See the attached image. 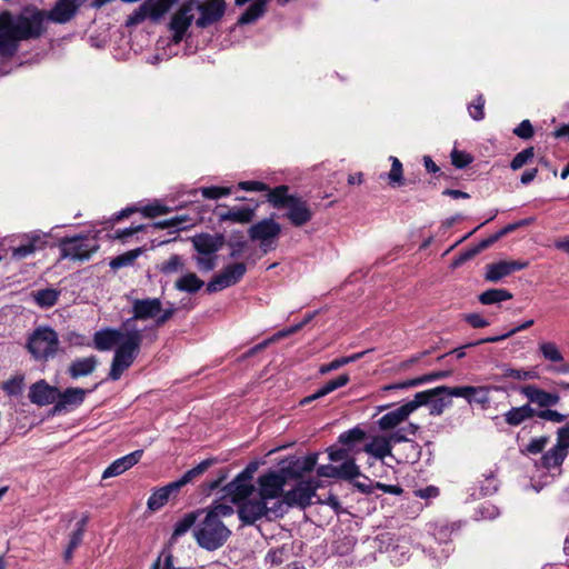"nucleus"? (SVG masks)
I'll list each match as a JSON object with an SVG mask.
<instances>
[{"label": "nucleus", "mask_w": 569, "mask_h": 569, "mask_svg": "<svg viewBox=\"0 0 569 569\" xmlns=\"http://www.w3.org/2000/svg\"><path fill=\"white\" fill-rule=\"evenodd\" d=\"M88 0H57L49 11L36 6L24 7L18 14L0 13V56L12 57L21 41L40 38L46 32V20L66 24Z\"/></svg>", "instance_id": "obj_1"}, {"label": "nucleus", "mask_w": 569, "mask_h": 569, "mask_svg": "<svg viewBox=\"0 0 569 569\" xmlns=\"http://www.w3.org/2000/svg\"><path fill=\"white\" fill-rule=\"evenodd\" d=\"M143 339V329H140L132 319H127L119 329H102L94 333V348L107 351L116 347L109 379L117 381L129 369L139 355Z\"/></svg>", "instance_id": "obj_2"}, {"label": "nucleus", "mask_w": 569, "mask_h": 569, "mask_svg": "<svg viewBox=\"0 0 569 569\" xmlns=\"http://www.w3.org/2000/svg\"><path fill=\"white\" fill-rule=\"evenodd\" d=\"M284 513L283 503L279 500L268 505L258 496L238 502V516L244 526H251L261 518H277Z\"/></svg>", "instance_id": "obj_3"}, {"label": "nucleus", "mask_w": 569, "mask_h": 569, "mask_svg": "<svg viewBox=\"0 0 569 569\" xmlns=\"http://www.w3.org/2000/svg\"><path fill=\"white\" fill-rule=\"evenodd\" d=\"M419 430V426L416 423H408L405 427H400L399 430L391 432L389 436L377 435L371 437L369 442L363 447V451L373 457L375 459L383 460L387 457L393 459L392 443H399L406 440V436H413Z\"/></svg>", "instance_id": "obj_4"}, {"label": "nucleus", "mask_w": 569, "mask_h": 569, "mask_svg": "<svg viewBox=\"0 0 569 569\" xmlns=\"http://www.w3.org/2000/svg\"><path fill=\"white\" fill-rule=\"evenodd\" d=\"M26 347L34 360L48 361L58 352V333L50 327H38L29 336Z\"/></svg>", "instance_id": "obj_5"}, {"label": "nucleus", "mask_w": 569, "mask_h": 569, "mask_svg": "<svg viewBox=\"0 0 569 569\" xmlns=\"http://www.w3.org/2000/svg\"><path fill=\"white\" fill-rule=\"evenodd\" d=\"M231 531L221 521L204 516L193 530L194 538L200 547L207 550L220 548L229 538Z\"/></svg>", "instance_id": "obj_6"}, {"label": "nucleus", "mask_w": 569, "mask_h": 569, "mask_svg": "<svg viewBox=\"0 0 569 569\" xmlns=\"http://www.w3.org/2000/svg\"><path fill=\"white\" fill-rule=\"evenodd\" d=\"M568 448L569 426H563L558 429L557 443L536 462L537 469L545 471L552 478L559 476L561 473V466L568 455Z\"/></svg>", "instance_id": "obj_7"}, {"label": "nucleus", "mask_w": 569, "mask_h": 569, "mask_svg": "<svg viewBox=\"0 0 569 569\" xmlns=\"http://www.w3.org/2000/svg\"><path fill=\"white\" fill-rule=\"evenodd\" d=\"M133 316L130 318L137 325L138 320L152 319L156 327L166 323L176 312L172 303L162 308L161 300L158 298L136 299L132 303Z\"/></svg>", "instance_id": "obj_8"}, {"label": "nucleus", "mask_w": 569, "mask_h": 569, "mask_svg": "<svg viewBox=\"0 0 569 569\" xmlns=\"http://www.w3.org/2000/svg\"><path fill=\"white\" fill-rule=\"evenodd\" d=\"M415 409L428 406L431 416H440L446 408L452 405L451 396L448 393V387L440 386L425 391L417 392L412 399Z\"/></svg>", "instance_id": "obj_9"}, {"label": "nucleus", "mask_w": 569, "mask_h": 569, "mask_svg": "<svg viewBox=\"0 0 569 569\" xmlns=\"http://www.w3.org/2000/svg\"><path fill=\"white\" fill-rule=\"evenodd\" d=\"M178 1L179 0H146L128 17L126 26H137L146 19L157 22L162 19Z\"/></svg>", "instance_id": "obj_10"}, {"label": "nucleus", "mask_w": 569, "mask_h": 569, "mask_svg": "<svg viewBox=\"0 0 569 569\" xmlns=\"http://www.w3.org/2000/svg\"><path fill=\"white\" fill-rule=\"evenodd\" d=\"M59 249L62 258L87 260L97 251L98 243L96 239L88 236H76L61 239Z\"/></svg>", "instance_id": "obj_11"}, {"label": "nucleus", "mask_w": 569, "mask_h": 569, "mask_svg": "<svg viewBox=\"0 0 569 569\" xmlns=\"http://www.w3.org/2000/svg\"><path fill=\"white\" fill-rule=\"evenodd\" d=\"M197 0H188L180 4L171 16L169 30L172 32V42L180 43L187 36L188 29L194 21Z\"/></svg>", "instance_id": "obj_12"}, {"label": "nucleus", "mask_w": 569, "mask_h": 569, "mask_svg": "<svg viewBox=\"0 0 569 569\" xmlns=\"http://www.w3.org/2000/svg\"><path fill=\"white\" fill-rule=\"evenodd\" d=\"M252 241L259 242L260 248L268 252L276 247V242L281 233V226L272 218H264L252 224L248 230Z\"/></svg>", "instance_id": "obj_13"}, {"label": "nucleus", "mask_w": 569, "mask_h": 569, "mask_svg": "<svg viewBox=\"0 0 569 569\" xmlns=\"http://www.w3.org/2000/svg\"><path fill=\"white\" fill-rule=\"evenodd\" d=\"M318 488L317 480H301L291 490L282 495L283 510L287 508L299 507L306 508L311 503V499L316 496Z\"/></svg>", "instance_id": "obj_14"}, {"label": "nucleus", "mask_w": 569, "mask_h": 569, "mask_svg": "<svg viewBox=\"0 0 569 569\" xmlns=\"http://www.w3.org/2000/svg\"><path fill=\"white\" fill-rule=\"evenodd\" d=\"M258 497L263 501H268V505H272V502L277 500H282L281 493L286 485L284 470L268 471L267 473L261 475L258 478Z\"/></svg>", "instance_id": "obj_15"}, {"label": "nucleus", "mask_w": 569, "mask_h": 569, "mask_svg": "<svg viewBox=\"0 0 569 569\" xmlns=\"http://www.w3.org/2000/svg\"><path fill=\"white\" fill-rule=\"evenodd\" d=\"M50 233L33 230L19 237L20 243L11 248V257L14 260H22L48 246Z\"/></svg>", "instance_id": "obj_16"}, {"label": "nucleus", "mask_w": 569, "mask_h": 569, "mask_svg": "<svg viewBox=\"0 0 569 569\" xmlns=\"http://www.w3.org/2000/svg\"><path fill=\"white\" fill-rule=\"evenodd\" d=\"M247 271V266L243 262H236L226 266L219 273H217L207 284L209 293L221 291L238 283Z\"/></svg>", "instance_id": "obj_17"}, {"label": "nucleus", "mask_w": 569, "mask_h": 569, "mask_svg": "<svg viewBox=\"0 0 569 569\" xmlns=\"http://www.w3.org/2000/svg\"><path fill=\"white\" fill-rule=\"evenodd\" d=\"M200 17L196 20V26L207 28L208 26L219 21L226 11L223 0H207L203 3L197 1V10Z\"/></svg>", "instance_id": "obj_18"}, {"label": "nucleus", "mask_w": 569, "mask_h": 569, "mask_svg": "<svg viewBox=\"0 0 569 569\" xmlns=\"http://www.w3.org/2000/svg\"><path fill=\"white\" fill-rule=\"evenodd\" d=\"M415 406L412 400L403 403L402 406L388 411L385 413L378 421L377 425L382 431H392L395 429L399 430L400 426L409 418V416L415 412Z\"/></svg>", "instance_id": "obj_19"}, {"label": "nucleus", "mask_w": 569, "mask_h": 569, "mask_svg": "<svg viewBox=\"0 0 569 569\" xmlns=\"http://www.w3.org/2000/svg\"><path fill=\"white\" fill-rule=\"evenodd\" d=\"M284 209H287L286 217L295 227L305 226L312 219L310 207L301 198L291 197Z\"/></svg>", "instance_id": "obj_20"}, {"label": "nucleus", "mask_w": 569, "mask_h": 569, "mask_svg": "<svg viewBox=\"0 0 569 569\" xmlns=\"http://www.w3.org/2000/svg\"><path fill=\"white\" fill-rule=\"evenodd\" d=\"M59 389L48 385L44 380L33 383L29 390V399L38 406H47L57 402Z\"/></svg>", "instance_id": "obj_21"}, {"label": "nucleus", "mask_w": 569, "mask_h": 569, "mask_svg": "<svg viewBox=\"0 0 569 569\" xmlns=\"http://www.w3.org/2000/svg\"><path fill=\"white\" fill-rule=\"evenodd\" d=\"M527 267V262L521 261H499L490 263L486 267L485 279L490 282H498L502 278L515 271L522 270Z\"/></svg>", "instance_id": "obj_22"}, {"label": "nucleus", "mask_w": 569, "mask_h": 569, "mask_svg": "<svg viewBox=\"0 0 569 569\" xmlns=\"http://www.w3.org/2000/svg\"><path fill=\"white\" fill-rule=\"evenodd\" d=\"M250 471L244 470L228 485V490L232 495L233 502L238 503L252 497L253 485L250 483Z\"/></svg>", "instance_id": "obj_23"}, {"label": "nucleus", "mask_w": 569, "mask_h": 569, "mask_svg": "<svg viewBox=\"0 0 569 569\" xmlns=\"http://www.w3.org/2000/svg\"><path fill=\"white\" fill-rule=\"evenodd\" d=\"M87 392L88 391L82 388H67L64 391L59 390L54 411L61 412L69 408L80 406L84 401Z\"/></svg>", "instance_id": "obj_24"}, {"label": "nucleus", "mask_w": 569, "mask_h": 569, "mask_svg": "<svg viewBox=\"0 0 569 569\" xmlns=\"http://www.w3.org/2000/svg\"><path fill=\"white\" fill-rule=\"evenodd\" d=\"M198 253L216 254L223 246V237L220 234L200 233L191 239Z\"/></svg>", "instance_id": "obj_25"}, {"label": "nucleus", "mask_w": 569, "mask_h": 569, "mask_svg": "<svg viewBox=\"0 0 569 569\" xmlns=\"http://www.w3.org/2000/svg\"><path fill=\"white\" fill-rule=\"evenodd\" d=\"M142 450H136L127 456L114 460L102 473V478H111L122 475L128 469L137 465L142 457Z\"/></svg>", "instance_id": "obj_26"}, {"label": "nucleus", "mask_w": 569, "mask_h": 569, "mask_svg": "<svg viewBox=\"0 0 569 569\" xmlns=\"http://www.w3.org/2000/svg\"><path fill=\"white\" fill-rule=\"evenodd\" d=\"M449 376H450V371H435V372L423 375L418 378L408 379L402 382L386 386V387H383V390L389 391V390H395V389L415 388V387H418V386L427 383V382L445 379Z\"/></svg>", "instance_id": "obj_27"}, {"label": "nucleus", "mask_w": 569, "mask_h": 569, "mask_svg": "<svg viewBox=\"0 0 569 569\" xmlns=\"http://www.w3.org/2000/svg\"><path fill=\"white\" fill-rule=\"evenodd\" d=\"M179 490L173 482L163 487L154 489L148 498L147 506L150 511L161 509L168 501L171 495L177 493Z\"/></svg>", "instance_id": "obj_28"}, {"label": "nucleus", "mask_w": 569, "mask_h": 569, "mask_svg": "<svg viewBox=\"0 0 569 569\" xmlns=\"http://www.w3.org/2000/svg\"><path fill=\"white\" fill-rule=\"evenodd\" d=\"M349 376L347 373H343V375H340L339 377H337L336 379H332L330 381H327L323 386H321L315 393H312L311 396H308L306 398H303L300 403L303 406V405H308L310 403L311 401L313 400H317L319 398H322L327 395H329L330 392L339 389V388H342L345 387L348 382H349Z\"/></svg>", "instance_id": "obj_29"}, {"label": "nucleus", "mask_w": 569, "mask_h": 569, "mask_svg": "<svg viewBox=\"0 0 569 569\" xmlns=\"http://www.w3.org/2000/svg\"><path fill=\"white\" fill-rule=\"evenodd\" d=\"M349 376L347 373H343V375H340L339 377H337L336 379H332L330 381H327L323 386H321L315 393H312L311 396H308L306 398H303L300 403L303 406V405H308L310 403L311 401L313 400H317L319 398H322L327 395H329L330 392L339 389V388H342L345 387L348 382H349Z\"/></svg>", "instance_id": "obj_30"}, {"label": "nucleus", "mask_w": 569, "mask_h": 569, "mask_svg": "<svg viewBox=\"0 0 569 569\" xmlns=\"http://www.w3.org/2000/svg\"><path fill=\"white\" fill-rule=\"evenodd\" d=\"M98 365V360L94 356L74 359L68 369L71 378L78 379L91 375Z\"/></svg>", "instance_id": "obj_31"}, {"label": "nucleus", "mask_w": 569, "mask_h": 569, "mask_svg": "<svg viewBox=\"0 0 569 569\" xmlns=\"http://www.w3.org/2000/svg\"><path fill=\"white\" fill-rule=\"evenodd\" d=\"M254 216V210L249 207H242V208H231L224 212L218 213L219 221H231L234 223H248L252 220Z\"/></svg>", "instance_id": "obj_32"}, {"label": "nucleus", "mask_w": 569, "mask_h": 569, "mask_svg": "<svg viewBox=\"0 0 569 569\" xmlns=\"http://www.w3.org/2000/svg\"><path fill=\"white\" fill-rule=\"evenodd\" d=\"M403 446L401 447V450L393 455V459L398 463H416L421 456V447L415 442L410 441L406 438V440L402 441Z\"/></svg>", "instance_id": "obj_33"}, {"label": "nucleus", "mask_w": 569, "mask_h": 569, "mask_svg": "<svg viewBox=\"0 0 569 569\" xmlns=\"http://www.w3.org/2000/svg\"><path fill=\"white\" fill-rule=\"evenodd\" d=\"M267 0H254L238 19V24H250L263 16Z\"/></svg>", "instance_id": "obj_34"}, {"label": "nucleus", "mask_w": 569, "mask_h": 569, "mask_svg": "<svg viewBox=\"0 0 569 569\" xmlns=\"http://www.w3.org/2000/svg\"><path fill=\"white\" fill-rule=\"evenodd\" d=\"M204 282L198 278L196 273L189 272L180 277L176 283L174 288L179 291H184L188 293H194L199 291L203 287Z\"/></svg>", "instance_id": "obj_35"}, {"label": "nucleus", "mask_w": 569, "mask_h": 569, "mask_svg": "<svg viewBox=\"0 0 569 569\" xmlns=\"http://www.w3.org/2000/svg\"><path fill=\"white\" fill-rule=\"evenodd\" d=\"M532 416L533 409L530 406L525 405L521 407L511 408L508 412H506L505 419L508 425L518 426Z\"/></svg>", "instance_id": "obj_36"}, {"label": "nucleus", "mask_w": 569, "mask_h": 569, "mask_svg": "<svg viewBox=\"0 0 569 569\" xmlns=\"http://www.w3.org/2000/svg\"><path fill=\"white\" fill-rule=\"evenodd\" d=\"M267 200L268 202L277 209L284 208L287 203L289 202V199H291L292 196L288 194V187L287 186H279L274 189L267 190Z\"/></svg>", "instance_id": "obj_37"}, {"label": "nucleus", "mask_w": 569, "mask_h": 569, "mask_svg": "<svg viewBox=\"0 0 569 569\" xmlns=\"http://www.w3.org/2000/svg\"><path fill=\"white\" fill-rule=\"evenodd\" d=\"M212 463V459H206L201 461L194 468L184 472L180 479H178L177 481H172L173 485H176L178 490H180L183 486L191 482L194 478L201 476Z\"/></svg>", "instance_id": "obj_38"}, {"label": "nucleus", "mask_w": 569, "mask_h": 569, "mask_svg": "<svg viewBox=\"0 0 569 569\" xmlns=\"http://www.w3.org/2000/svg\"><path fill=\"white\" fill-rule=\"evenodd\" d=\"M512 298V293L506 289H489L483 291L479 296V301L482 305H495L502 301L510 300Z\"/></svg>", "instance_id": "obj_39"}, {"label": "nucleus", "mask_w": 569, "mask_h": 569, "mask_svg": "<svg viewBox=\"0 0 569 569\" xmlns=\"http://www.w3.org/2000/svg\"><path fill=\"white\" fill-rule=\"evenodd\" d=\"M141 252L142 250L140 248L127 251L126 253L113 258L110 261L109 266L112 269H119L122 267L131 266L134 262V260L141 254Z\"/></svg>", "instance_id": "obj_40"}, {"label": "nucleus", "mask_w": 569, "mask_h": 569, "mask_svg": "<svg viewBox=\"0 0 569 569\" xmlns=\"http://www.w3.org/2000/svg\"><path fill=\"white\" fill-rule=\"evenodd\" d=\"M24 388V377L17 375L2 385V390L10 397L20 396Z\"/></svg>", "instance_id": "obj_41"}, {"label": "nucleus", "mask_w": 569, "mask_h": 569, "mask_svg": "<svg viewBox=\"0 0 569 569\" xmlns=\"http://www.w3.org/2000/svg\"><path fill=\"white\" fill-rule=\"evenodd\" d=\"M196 520H197L196 513L191 512V513L184 515L180 520H178L176 522L174 529L172 532V538L177 539V538L181 537L182 535H184L188 530L191 529V527H193V525L196 523Z\"/></svg>", "instance_id": "obj_42"}, {"label": "nucleus", "mask_w": 569, "mask_h": 569, "mask_svg": "<svg viewBox=\"0 0 569 569\" xmlns=\"http://www.w3.org/2000/svg\"><path fill=\"white\" fill-rule=\"evenodd\" d=\"M200 191L202 196L207 199H219L231 193V189L227 187H203L200 190L193 189L190 191V194L196 196L197 192Z\"/></svg>", "instance_id": "obj_43"}, {"label": "nucleus", "mask_w": 569, "mask_h": 569, "mask_svg": "<svg viewBox=\"0 0 569 569\" xmlns=\"http://www.w3.org/2000/svg\"><path fill=\"white\" fill-rule=\"evenodd\" d=\"M59 293L53 289H42L34 293V300L40 307H52Z\"/></svg>", "instance_id": "obj_44"}, {"label": "nucleus", "mask_w": 569, "mask_h": 569, "mask_svg": "<svg viewBox=\"0 0 569 569\" xmlns=\"http://www.w3.org/2000/svg\"><path fill=\"white\" fill-rule=\"evenodd\" d=\"M391 169L388 173L389 183L392 186H401L403 183L402 163L397 157H390Z\"/></svg>", "instance_id": "obj_45"}, {"label": "nucleus", "mask_w": 569, "mask_h": 569, "mask_svg": "<svg viewBox=\"0 0 569 569\" xmlns=\"http://www.w3.org/2000/svg\"><path fill=\"white\" fill-rule=\"evenodd\" d=\"M365 438V431L359 428H353L342 432L339 436V442L352 450V445L359 442Z\"/></svg>", "instance_id": "obj_46"}, {"label": "nucleus", "mask_w": 569, "mask_h": 569, "mask_svg": "<svg viewBox=\"0 0 569 569\" xmlns=\"http://www.w3.org/2000/svg\"><path fill=\"white\" fill-rule=\"evenodd\" d=\"M530 399L532 402L539 405L540 407L553 406L559 400L557 395L545 392L541 390L533 391L530 396Z\"/></svg>", "instance_id": "obj_47"}, {"label": "nucleus", "mask_w": 569, "mask_h": 569, "mask_svg": "<svg viewBox=\"0 0 569 569\" xmlns=\"http://www.w3.org/2000/svg\"><path fill=\"white\" fill-rule=\"evenodd\" d=\"M339 477L342 479H355L360 475L359 468L352 458L338 466Z\"/></svg>", "instance_id": "obj_48"}, {"label": "nucleus", "mask_w": 569, "mask_h": 569, "mask_svg": "<svg viewBox=\"0 0 569 569\" xmlns=\"http://www.w3.org/2000/svg\"><path fill=\"white\" fill-rule=\"evenodd\" d=\"M539 349L542 356L551 362H558L562 360V356L558 347L552 342H542L540 343Z\"/></svg>", "instance_id": "obj_49"}, {"label": "nucleus", "mask_w": 569, "mask_h": 569, "mask_svg": "<svg viewBox=\"0 0 569 569\" xmlns=\"http://www.w3.org/2000/svg\"><path fill=\"white\" fill-rule=\"evenodd\" d=\"M234 512L232 506L226 503H217L212 506L208 511L207 516L212 517L216 520H221L222 518H227L232 516Z\"/></svg>", "instance_id": "obj_50"}, {"label": "nucleus", "mask_w": 569, "mask_h": 569, "mask_svg": "<svg viewBox=\"0 0 569 569\" xmlns=\"http://www.w3.org/2000/svg\"><path fill=\"white\" fill-rule=\"evenodd\" d=\"M196 262L200 271H211L217 264V254L198 253Z\"/></svg>", "instance_id": "obj_51"}, {"label": "nucleus", "mask_w": 569, "mask_h": 569, "mask_svg": "<svg viewBox=\"0 0 569 569\" xmlns=\"http://www.w3.org/2000/svg\"><path fill=\"white\" fill-rule=\"evenodd\" d=\"M533 158V148H527L515 156L510 163L512 170H519Z\"/></svg>", "instance_id": "obj_52"}, {"label": "nucleus", "mask_w": 569, "mask_h": 569, "mask_svg": "<svg viewBox=\"0 0 569 569\" xmlns=\"http://www.w3.org/2000/svg\"><path fill=\"white\" fill-rule=\"evenodd\" d=\"M140 212L147 218H154L169 212V208L160 202H153L140 209Z\"/></svg>", "instance_id": "obj_53"}, {"label": "nucleus", "mask_w": 569, "mask_h": 569, "mask_svg": "<svg viewBox=\"0 0 569 569\" xmlns=\"http://www.w3.org/2000/svg\"><path fill=\"white\" fill-rule=\"evenodd\" d=\"M483 107L485 99L482 96H478L476 100L468 107L470 117L476 121L482 120L485 118Z\"/></svg>", "instance_id": "obj_54"}, {"label": "nucleus", "mask_w": 569, "mask_h": 569, "mask_svg": "<svg viewBox=\"0 0 569 569\" xmlns=\"http://www.w3.org/2000/svg\"><path fill=\"white\" fill-rule=\"evenodd\" d=\"M182 267L183 261L181 257L178 254H173L161 264L160 271L163 273H172L179 271L180 269H182Z\"/></svg>", "instance_id": "obj_55"}, {"label": "nucleus", "mask_w": 569, "mask_h": 569, "mask_svg": "<svg viewBox=\"0 0 569 569\" xmlns=\"http://www.w3.org/2000/svg\"><path fill=\"white\" fill-rule=\"evenodd\" d=\"M548 442L549 438L545 436L532 438L526 446L525 451L530 455L540 453L543 451Z\"/></svg>", "instance_id": "obj_56"}, {"label": "nucleus", "mask_w": 569, "mask_h": 569, "mask_svg": "<svg viewBox=\"0 0 569 569\" xmlns=\"http://www.w3.org/2000/svg\"><path fill=\"white\" fill-rule=\"evenodd\" d=\"M150 569H174L172 553L163 550Z\"/></svg>", "instance_id": "obj_57"}, {"label": "nucleus", "mask_w": 569, "mask_h": 569, "mask_svg": "<svg viewBox=\"0 0 569 569\" xmlns=\"http://www.w3.org/2000/svg\"><path fill=\"white\" fill-rule=\"evenodd\" d=\"M184 221H186V218L180 216V217H174L171 219L161 220V221L154 222L152 224H148L146 227H147V229L148 228H151V229L180 228V226Z\"/></svg>", "instance_id": "obj_58"}, {"label": "nucleus", "mask_w": 569, "mask_h": 569, "mask_svg": "<svg viewBox=\"0 0 569 569\" xmlns=\"http://www.w3.org/2000/svg\"><path fill=\"white\" fill-rule=\"evenodd\" d=\"M317 465V455H309V456H306L299 460H297L296 462V469L300 472V473H306V472H310L313 470V468L316 467Z\"/></svg>", "instance_id": "obj_59"}, {"label": "nucleus", "mask_w": 569, "mask_h": 569, "mask_svg": "<svg viewBox=\"0 0 569 569\" xmlns=\"http://www.w3.org/2000/svg\"><path fill=\"white\" fill-rule=\"evenodd\" d=\"M451 161L455 167L465 168L471 163L472 157L465 151H459L455 149L451 152Z\"/></svg>", "instance_id": "obj_60"}, {"label": "nucleus", "mask_w": 569, "mask_h": 569, "mask_svg": "<svg viewBox=\"0 0 569 569\" xmlns=\"http://www.w3.org/2000/svg\"><path fill=\"white\" fill-rule=\"evenodd\" d=\"M448 393L452 397H461L467 399L469 402H472L471 395H473V387L463 386V387H448Z\"/></svg>", "instance_id": "obj_61"}, {"label": "nucleus", "mask_w": 569, "mask_h": 569, "mask_svg": "<svg viewBox=\"0 0 569 569\" xmlns=\"http://www.w3.org/2000/svg\"><path fill=\"white\" fill-rule=\"evenodd\" d=\"M84 523H86V519H83L79 523V527L74 531H72V533L70 536L69 543H68V547H70V549L76 550L82 542L83 533H84V529H83Z\"/></svg>", "instance_id": "obj_62"}, {"label": "nucleus", "mask_w": 569, "mask_h": 569, "mask_svg": "<svg viewBox=\"0 0 569 569\" xmlns=\"http://www.w3.org/2000/svg\"><path fill=\"white\" fill-rule=\"evenodd\" d=\"M513 133L521 139H529L533 136V128L529 120H523L513 129Z\"/></svg>", "instance_id": "obj_63"}, {"label": "nucleus", "mask_w": 569, "mask_h": 569, "mask_svg": "<svg viewBox=\"0 0 569 569\" xmlns=\"http://www.w3.org/2000/svg\"><path fill=\"white\" fill-rule=\"evenodd\" d=\"M479 515L481 519L491 520L499 516V509L496 506L486 502L479 507Z\"/></svg>", "instance_id": "obj_64"}]
</instances>
